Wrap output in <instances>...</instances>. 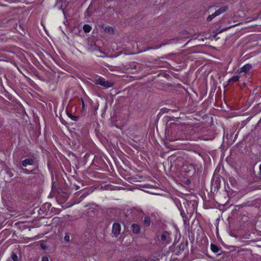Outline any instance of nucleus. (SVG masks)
<instances>
[{
    "label": "nucleus",
    "mask_w": 261,
    "mask_h": 261,
    "mask_svg": "<svg viewBox=\"0 0 261 261\" xmlns=\"http://www.w3.org/2000/svg\"><path fill=\"white\" fill-rule=\"evenodd\" d=\"M22 159L23 157L21 158V161L20 162V164L22 167H26L28 165L34 166L37 164V162L34 154L31 155L29 158H26L24 160H22Z\"/></svg>",
    "instance_id": "f257e3e1"
},
{
    "label": "nucleus",
    "mask_w": 261,
    "mask_h": 261,
    "mask_svg": "<svg viewBox=\"0 0 261 261\" xmlns=\"http://www.w3.org/2000/svg\"><path fill=\"white\" fill-rule=\"evenodd\" d=\"M94 82L96 85H100L105 88H109L113 86V83L105 80L101 77L95 79Z\"/></svg>",
    "instance_id": "f03ea898"
},
{
    "label": "nucleus",
    "mask_w": 261,
    "mask_h": 261,
    "mask_svg": "<svg viewBox=\"0 0 261 261\" xmlns=\"http://www.w3.org/2000/svg\"><path fill=\"white\" fill-rule=\"evenodd\" d=\"M6 25L5 27L9 28L11 29H16L17 26V20L14 18H6Z\"/></svg>",
    "instance_id": "7ed1b4c3"
},
{
    "label": "nucleus",
    "mask_w": 261,
    "mask_h": 261,
    "mask_svg": "<svg viewBox=\"0 0 261 261\" xmlns=\"http://www.w3.org/2000/svg\"><path fill=\"white\" fill-rule=\"evenodd\" d=\"M121 225L119 223H114L113 225L112 233L115 237H117L120 233Z\"/></svg>",
    "instance_id": "20e7f679"
},
{
    "label": "nucleus",
    "mask_w": 261,
    "mask_h": 261,
    "mask_svg": "<svg viewBox=\"0 0 261 261\" xmlns=\"http://www.w3.org/2000/svg\"><path fill=\"white\" fill-rule=\"evenodd\" d=\"M52 192L55 194L56 193H57L59 194H61V192H62V189H59V184L57 182L53 181L52 182Z\"/></svg>",
    "instance_id": "39448f33"
},
{
    "label": "nucleus",
    "mask_w": 261,
    "mask_h": 261,
    "mask_svg": "<svg viewBox=\"0 0 261 261\" xmlns=\"http://www.w3.org/2000/svg\"><path fill=\"white\" fill-rule=\"evenodd\" d=\"M161 240L162 241L166 242V243L170 241V234L166 231H165L161 236Z\"/></svg>",
    "instance_id": "423d86ee"
},
{
    "label": "nucleus",
    "mask_w": 261,
    "mask_h": 261,
    "mask_svg": "<svg viewBox=\"0 0 261 261\" xmlns=\"http://www.w3.org/2000/svg\"><path fill=\"white\" fill-rule=\"evenodd\" d=\"M132 231L135 234H138L140 232V226L137 224H133L131 226Z\"/></svg>",
    "instance_id": "0eeeda50"
},
{
    "label": "nucleus",
    "mask_w": 261,
    "mask_h": 261,
    "mask_svg": "<svg viewBox=\"0 0 261 261\" xmlns=\"http://www.w3.org/2000/svg\"><path fill=\"white\" fill-rule=\"evenodd\" d=\"M159 260V258H155V256H151L148 257L147 258H145L144 257H140V259H136L135 261H143V260H144V261H156V260Z\"/></svg>",
    "instance_id": "6e6552de"
},
{
    "label": "nucleus",
    "mask_w": 261,
    "mask_h": 261,
    "mask_svg": "<svg viewBox=\"0 0 261 261\" xmlns=\"http://www.w3.org/2000/svg\"><path fill=\"white\" fill-rule=\"evenodd\" d=\"M173 40V39H170V40H167V41H164L162 44H159L158 45H156L155 46H154V47H148V49H154V48H160L162 45H165L169 43H170L171 42V41Z\"/></svg>",
    "instance_id": "1a4fd4ad"
},
{
    "label": "nucleus",
    "mask_w": 261,
    "mask_h": 261,
    "mask_svg": "<svg viewBox=\"0 0 261 261\" xmlns=\"http://www.w3.org/2000/svg\"><path fill=\"white\" fill-rule=\"evenodd\" d=\"M228 9V7L227 6H223L222 7L220 8L215 12L218 15L225 12Z\"/></svg>",
    "instance_id": "9d476101"
},
{
    "label": "nucleus",
    "mask_w": 261,
    "mask_h": 261,
    "mask_svg": "<svg viewBox=\"0 0 261 261\" xmlns=\"http://www.w3.org/2000/svg\"><path fill=\"white\" fill-rule=\"evenodd\" d=\"M252 66L251 64H247L244 65L243 67L241 68V72H244L245 73L249 71V70L251 68Z\"/></svg>",
    "instance_id": "9b49d317"
},
{
    "label": "nucleus",
    "mask_w": 261,
    "mask_h": 261,
    "mask_svg": "<svg viewBox=\"0 0 261 261\" xmlns=\"http://www.w3.org/2000/svg\"><path fill=\"white\" fill-rule=\"evenodd\" d=\"M183 168L186 172H188L191 170L194 169V166L192 164H190L189 166H188L186 164H184L183 166Z\"/></svg>",
    "instance_id": "f8f14e48"
},
{
    "label": "nucleus",
    "mask_w": 261,
    "mask_h": 261,
    "mask_svg": "<svg viewBox=\"0 0 261 261\" xmlns=\"http://www.w3.org/2000/svg\"><path fill=\"white\" fill-rule=\"evenodd\" d=\"M239 77L238 75L232 76L228 81V84L230 85L232 83L237 82L239 81Z\"/></svg>",
    "instance_id": "ddd939ff"
},
{
    "label": "nucleus",
    "mask_w": 261,
    "mask_h": 261,
    "mask_svg": "<svg viewBox=\"0 0 261 261\" xmlns=\"http://www.w3.org/2000/svg\"><path fill=\"white\" fill-rule=\"evenodd\" d=\"M211 249L214 253H217L220 250V248H219L216 245L213 244H211Z\"/></svg>",
    "instance_id": "4468645a"
},
{
    "label": "nucleus",
    "mask_w": 261,
    "mask_h": 261,
    "mask_svg": "<svg viewBox=\"0 0 261 261\" xmlns=\"http://www.w3.org/2000/svg\"><path fill=\"white\" fill-rule=\"evenodd\" d=\"M66 113H67V115H68V116L69 118H70L71 119H72L73 120H74V121L78 120V119L79 118V116H73L71 113H69V112L68 111H67Z\"/></svg>",
    "instance_id": "2eb2a0df"
},
{
    "label": "nucleus",
    "mask_w": 261,
    "mask_h": 261,
    "mask_svg": "<svg viewBox=\"0 0 261 261\" xmlns=\"http://www.w3.org/2000/svg\"><path fill=\"white\" fill-rule=\"evenodd\" d=\"M7 18H4L2 16H0V27H5L6 25V20Z\"/></svg>",
    "instance_id": "dca6fc26"
},
{
    "label": "nucleus",
    "mask_w": 261,
    "mask_h": 261,
    "mask_svg": "<svg viewBox=\"0 0 261 261\" xmlns=\"http://www.w3.org/2000/svg\"><path fill=\"white\" fill-rule=\"evenodd\" d=\"M92 27L89 24H85L83 26V30L85 33H89L91 31Z\"/></svg>",
    "instance_id": "f3484780"
},
{
    "label": "nucleus",
    "mask_w": 261,
    "mask_h": 261,
    "mask_svg": "<svg viewBox=\"0 0 261 261\" xmlns=\"http://www.w3.org/2000/svg\"><path fill=\"white\" fill-rule=\"evenodd\" d=\"M218 15L217 14V13H216V12H215L213 14H212V15H208V16L207 17V19H206V20L208 22L211 21L212 20V19L215 18V17L217 16Z\"/></svg>",
    "instance_id": "a211bd4d"
},
{
    "label": "nucleus",
    "mask_w": 261,
    "mask_h": 261,
    "mask_svg": "<svg viewBox=\"0 0 261 261\" xmlns=\"http://www.w3.org/2000/svg\"><path fill=\"white\" fill-rule=\"evenodd\" d=\"M144 223L146 226H148L150 224V218L149 217H145L144 220Z\"/></svg>",
    "instance_id": "6ab92c4d"
},
{
    "label": "nucleus",
    "mask_w": 261,
    "mask_h": 261,
    "mask_svg": "<svg viewBox=\"0 0 261 261\" xmlns=\"http://www.w3.org/2000/svg\"><path fill=\"white\" fill-rule=\"evenodd\" d=\"M188 246V242L186 243H181L178 247V249L180 251H184L185 248Z\"/></svg>",
    "instance_id": "aec40b11"
},
{
    "label": "nucleus",
    "mask_w": 261,
    "mask_h": 261,
    "mask_svg": "<svg viewBox=\"0 0 261 261\" xmlns=\"http://www.w3.org/2000/svg\"><path fill=\"white\" fill-rule=\"evenodd\" d=\"M6 172L7 174L9 176V177H12L13 176V174L11 171V170L9 168H6L5 169Z\"/></svg>",
    "instance_id": "412c9836"
},
{
    "label": "nucleus",
    "mask_w": 261,
    "mask_h": 261,
    "mask_svg": "<svg viewBox=\"0 0 261 261\" xmlns=\"http://www.w3.org/2000/svg\"><path fill=\"white\" fill-rule=\"evenodd\" d=\"M64 240L65 242H69L70 241L69 233L66 232L65 233V236L64 238Z\"/></svg>",
    "instance_id": "4be33fe9"
},
{
    "label": "nucleus",
    "mask_w": 261,
    "mask_h": 261,
    "mask_svg": "<svg viewBox=\"0 0 261 261\" xmlns=\"http://www.w3.org/2000/svg\"><path fill=\"white\" fill-rule=\"evenodd\" d=\"M102 28L105 29V31L106 32H108V33H110L111 31H112L113 30L112 29V28L110 27H104V26L103 25L102 26Z\"/></svg>",
    "instance_id": "5701e85b"
},
{
    "label": "nucleus",
    "mask_w": 261,
    "mask_h": 261,
    "mask_svg": "<svg viewBox=\"0 0 261 261\" xmlns=\"http://www.w3.org/2000/svg\"><path fill=\"white\" fill-rule=\"evenodd\" d=\"M11 257L14 261H18V257L15 253H13L11 255Z\"/></svg>",
    "instance_id": "b1692460"
},
{
    "label": "nucleus",
    "mask_w": 261,
    "mask_h": 261,
    "mask_svg": "<svg viewBox=\"0 0 261 261\" xmlns=\"http://www.w3.org/2000/svg\"><path fill=\"white\" fill-rule=\"evenodd\" d=\"M23 172L27 174H30L33 172V170H29L27 169H23Z\"/></svg>",
    "instance_id": "393cba45"
},
{
    "label": "nucleus",
    "mask_w": 261,
    "mask_h": 261,
    "mask_svg": "<svg viewBox=\"0 0 261 261\" xmlns=\"http://www.w3.org/2000/svg\"><path fill=\"white\" fill-rule=\"evenodd\" d=\"M259 171L258 175L257 176V177L259 180H261V164L259 165Z\"/></svg>",
    "instance_id": "a878e982"
},
{
    "label": "nucleus",
    "mask_w": 261,
    "mask_h": 261,
    "mask_svg": "<svg viewBox=\"0 0 261 261\" xmlns=\"http://www.w3.org/2000/svg\"><path fill=\"white\" fill-rule=\"evenodd\" d=\"M61 194L62 193L63 195H62V196L64 197V199H66L68 197V195H67V194L65 192H63L62 191V192H61Z\"/></svg>",
    "instance_id": "bb28decb"
},
{
    "label": "nucleus",
    "mask_w": 261,
    "mask_h": 261,
    "mask_svg": "<svg viewBox=\"0 0 261 261\" xmlns=\"http://www.w3.org/2000/svg\"><path fill=\"white\" fill-rule=\"evenodd\" d=\"M89 10H90V7H89L88 8V9L86 10V11L85 12V14L86 16H90V15L91 13H90Z\"/></svg>",
    "instance_id": "cd10ccee"
},
{
    "label": "nucleus",
    "mask_w": 261,
    "mask_h": 261,
    "mask_svg": "<svg viewBox=\"0 0 261 261\" xmlns=\"http://www.w3.org/2000/svg\"><path fill=\"white\" fill-rule=\"evenodd\" d=\"M41 261H48V258L46 256H43Z\"/></svg>",
    "instance_id": "c85d7f7f"
},
{
    "label": "nucleus",
    "mask_w": 261,
    "mask_h": 261,
    "mask_svg": "<svg viewBox=\"0 0 261 261\" xmlns=\"http://www.w3.org/2000/svg\"><path fill=\"white\" fill-rule=\"evenodd\" d=\"M81 101H82V109L83 110L84 109V108H85V103H84V100L83 98H81Z\"/></svg>",
    "instance_id": "c756f323"
},
{
    "label": "nucleus",
    "mask_w": 261,
    "mask_h": 261,
    "mask_svg": "<svg viewBox=\"0 0 261 261\" xmlns=\"http://www.w3.org/2000/svg\"><path fill=\"white\" fill-rule=\"evenodd\" d=\"M19 27L23 31L24 30V25L23 24V23H20L19 25Z\"/></svg>",
    "instance_id": "7c9ffc66"
},
{
    "label": "nucleus",
    "mask_w": 261,
    "mask_h": 261,
    "mask_svg": "<svg viewBox=\"0 0 261 261\" xmlns=\"http://www.w3.org/2000/svg\"><path fill=\"white\" fill-rule=\"evenodd\" d=\"M92 46H94V48L93 49L90 48V49H91V50H93L96 49V48H98V47L95 45V44H94L93 45H92L91 44V47H92Z\"/></svg>",
    "instance_id": "2f4dec72"
},
{
    "label": "nucleus",
    "mask_w": 261,
    "mask_h": 261,
    "mask_svg": "<svg viewBox=\"0 0 261 261\" xmlns=\"http://www.w3.org/2000/svg\"><path fill=\"white\" fill-rule=\"evenodd\" d=\"M41 247L42 249H43L44 250L46 249V246L42 244H41Z\"/></svg>",
    "instance_id": "473e14b6"
},
{
    "label": "nucleus",
    "mask_w": 261,
    "mask_h": 261,
    "mask_svg": "<svg viewBox=\"0 0 261 261\" xmlns=\"http://www.w3.org/2000/svg\"><path fill=\"white\" fill-rule=\"evenodd\" d=\"M170 130L169 129H166V134L167 133L168 136L169 135Z\"/></svg>",
    "instance_id": "72a5a7b5"
},
{
    "label": "nucleus",
    "mask_w": 261,
    "mask_h": 261,
    "mask_svg": "<svg viewBox=\"0 0 261 261\" xmlns=\"http://www.w3.org/2000/svg\"><path fill=\"white\" fill-rule=\"evenodd\" d=\"M76 190H77L80 189V187L78 186H75Z\"/></svg>",
    "instance_id": "f704fd0d"
},
{
    "label": "nucleus",
    "mask_w": 261,
    "mask_h": 261,
    "mask_svg": "<svg viewBox=\"0 0 261 261\" xmlns=\"http://www.w3.org/2000/svg\"><path fill=\"white\" fill-rule=\"evenodd\" d=\"M259 123H261V118L260 119L259 121H258V124L255 126V127H257V125Z\"/></svg>",
    "instance_id": "c9c22d12"
},
{
    "label": "nucleus",
    "mask_w": 261,
    "mask_h": 261,
    "mask_svg": "<svg viewBox=\"0 0 261 261\" xmlns=\"http://www.w3.org/2000/svg\"><path fill=\"white\" fill-rule=\"evenodd\" d=\"M177 139L176 138H175V140H176ZM174 140V139H170V141H173Z\"/></svg>",
    "instance_id": "e433bc0d"
},
{
    "label": "nucleus",
    "mask_w": 261,
    "mask_h": 261,
    "mask_svg": "<svg viewBox=\"0 0 261 261\" xmlns=\"http://www.w3.org/2000/svg\"><path fill=\"white\" fill-rule=\"evenodd\" d=\"M141 213H143V211H142V210L140 211Z\"/></svg>",
    "instance_id": "4c0bfd02"
},
{
    "label": "nucleus",
    "mask_w": 261,
    "mask_h": 261,
    "mask_svg": "<svg viewBox=\"0 0 261 261\" xmlns=\"http://www.w3.org/2000/svg\"><path fill=\"white\" fill-rule=\"evenodd\" d=\"M225 29H222V30L221 31H220V32H221L222 31H224Z\"/></svg>",
    "instance_id": "58836bf2"
}]
</instances>
